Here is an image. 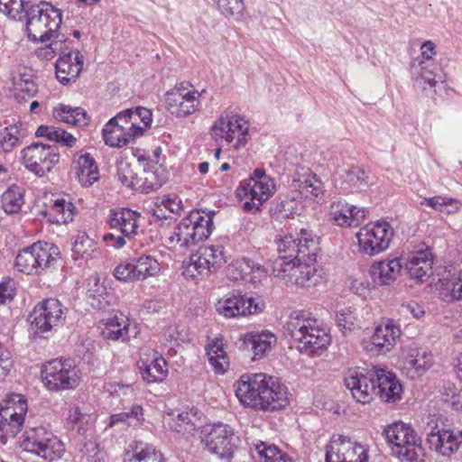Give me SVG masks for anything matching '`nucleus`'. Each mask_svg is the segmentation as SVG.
Here are the masks:
<instances>
[{
    "instance_id": "nucleus-1",
    "label": "nucleus",
    "mask_w": 462,
    "mask_h": 462,
    "mask_svg": "<svg viewBox=\"0 0 462 462\" xmlns=\"http://www.w3.org/2000/svg\"><path fill=\"white\" fill-rule=\"evenodd\" d=\"M236 395L245 407L262 411H278L289 402L287 387L279 378L263 373L241 375Z\"/></svg>"
},
{
    "instance_id": "nucleus-2",
    "label": "nucleus",
    "mask_w": 462,
    "mask_h": 462,
    "mask_svg": "<svg viewBox=\"0 0 462 462\" xmlns=\"http://www.w3.org/2000/svg\"><path fill=\"white\" fill-rule=\"evenodd\" d=\"M286 334L294 340L296 348L310 356L319 355L329 346L331 337L328 330L316 319L301 312H292L285 326Z\"/></svg>"
},
{
    "instance_id": "nucleus-3",
    "label": "nucleus",
    "mask_w": 462,
    "mask_h": 462,
    "mask_svg": "<svg viewBox=\"0 0 462 462\" xmlns=\"http://www.w3.org/2000/svg\"><path fill=\"white\" fill-rule=\"evenodd\" d=\"M26 31L28 39L33 42H45L58 39L59 28L62 23V13L49 2L42 1L30 5L25 9Z\"/></svg>"
},
{
    "instance_id": "nucleus-4",
    "label": "nucleus",
    "mask_w": 462,
    "mask_h": 462,
    "mask_svg": "<svg viewBox=\"0 0 462 462\" xmlns=\"http://www.w3.org/2000/svg\"><path fill=\"white\" fill-rule=\"evenodd\" d=\"M392 453L401 462H422L424 451L415 430L402 421L388 425L383 432Z\"/></svg>"
},
{
    "instance_id": "nucleus-5",
    "label": "nucleus",
    "mask_w": 462,
    "mask_h": 462,
    "mask_svg": "<svg viewBox=\"0 0 462 462\" xmlns=\"http://www.w3.org/2000/svg\"><path fill=\"white\" fill-rule=\"evenodd\" d=\"M214 212L205 213L192 210L174 228L170 242H176L180 247H190L206 240L213 230Z\"/></svg>"
},
{
    "instance_id": "nucleus-6",
    "label": "nucleus",
    "mask_w": 462,
    "mask_h": 462,
    "mask_svg": "<svg viewBox=\"0 0 462 462\" xmlns=\"http://www.w3.org/2000/svg\"><path fill=\"white\" fill-rule=\"evenodd\" d=\"M275 190L274 180L266 174L264 169L257 168L247 180L240 182L236 194L240 200L245 198L250 199L243 204L245 211L255 213Z\"/></svg>"
},
{
    "instance_id": "nucleus-7",
    "label": "nucleus",
    "mask_w": 462,
    "mask_h": 462,
    "mask_svg": "<svg viewBox=\"0 0 462 462\" xmlns=\"http://www.w3.org/2000/svg\"><path fill=\"white\" fill-rule=\"evenodd\" d=\"M21 447L45 460L59 459L65 452L62 441L45 426L31 427L23 434Z\"/></svg>"
},
{
    "instance_id": "nucleus-8",
    "label": "nucleus",
    "mask_w": 462,
    "mask_h": 462,
    "mask_svg": "<svg viewBox=\"0 0 462 462\" xmlns=\"http://www.w3.org/2000/svg\"><path fill=\"white\" fill-rule=\"evenodd\" d=\"M279 260L283 261H316L319 251L318 239H314L306 229L300 230V237L295 238L292 235H285L276 240Z\"/></svg>"
},
{
    "instance_id": "nucleus-9",
    "label": "nucleus",
    "mask_w": 462,
    "mask_h": 462,
    "mask_svg": "<svg viewBox=\"0 0 462 462\" xmlns=\"http://www.w3.org/2000/svg\"><path fill=\"white\" fill-rule=\"evenodd\" d=\"M140 214L129 208H114L109 211L107 224L116 233L104 235L103 239L115 248H122L126 239H132L138 233Z\"/></svg>"
},
{
    "instance_id": "nucleus-10",
    "label": "nucleus",
    "mask_w": 462,
    "mask_h": 462,
    "mask_svg": "<svg viewBox=\"0 0 462 462\" xmlns=\"http://www.w3.org/2000/svg\"><path fill=\"white\" fill-rule=\"evenodd\" d=\"M249 127L250 124L244 116L225 112L212 125L210 134L216 142L224 140L231 143L236 141L233 147L239 150L248 142Z\"/></svg>"
},
{
    "instance_id": "nucleus-11",
    "label": "nucleus",
    "mask_w": 462,
    "mask_h": 462,
    "mask_svg": "<svg viewBox=\"0 0 462 462\" xmlns=\"http://www.w3.org/2000/svg\"><path fill=\"white\" fill-rule=\"evenodd\" d=\"M394 236V230L384 220L369 223L356 234L358 249L363 254L374 256L386 251Z\"/></svg>"
},
{
    "instance_id": "nucleus-12",
    "label": "nucleus",
    "mask_w": 462,
    "mask_h": 462,
    "mask_svg": "<svg viewBox=\"0 0 462 462\" xmlns=\"http://www.w3.org/2000/svg\"><path fill=\"white\" fill-rule=\"evenodd\" d=\"M58 248L49 243L37 242L19 251L15 267L25 274H36L56 262Z\"/></svg>"
},
{
    "instance_id": "nucleus-13",
    "label": "nucleus",
    "mask_w": 462,
    "mask_h": 462,
    "mask_svg": "<svg viewBox=\"0 0 462 462\" xmlns=\"http://www.w3.org/2000/svg\"><path fill=\"white\" fill-rule=\"evenodd\" d=\"M201 95L189 82H181L166 93V108L176 118L185 119L199 109Z\"/></svg>"
},
{
    "instance_id": "nucleus-14",
    "label": "nucleus",
    "mask_w": 462,
    "mask_h": 462,
    "mask_svg": "<svg viewBox=\"0 0 462 462\" xmlns=\"http://www.w3.org/2000/svg\"><path fill=\"white\" fill-rule=\"evenodd\" d=\"M42 382L51 391L74 389L79 384V376L72 359H53L42 369Z\"/></svg>"
},
{
    "instance_id": "nucleus-15",
    "label": "nucleus",
    "mask_w": 462,
    "mask_h": 462,
    "mask_svg": "<svg viewBox=\"0 0 462 462\" xmlns=\"http://www.w3.org/2000/svg\"><path fill=\"white\" fill-rule=\"evenodd\" d=\"M60 153L55 145L33 143L21 151V162L31 172L42 177L59 162Z\"/></svg>"
},
{
    "instance_id": "nucleus-16",
    "label": "nucleus",
    "mask_w": 462,
    "mask_h": 462,
    "mask_svg": "<svg viewBox=\"0 0 462 462\" xmlns=\"http://www.w3.org/2000/svg\"><path fill=\"white\" fill-rule=\"evenodd\" d=\"M200 438L207 450L220 458L231 457L236 447L233 429L222 422L205 426Z\"/></svg>"
},
{
    "instance_id": "nucleus-17",
    "label": "nucleus",
    "mask_w": 462,
    "mask_h": 462,
    "mask_svg": "<svg viewBox=\"0 0 462 462\" xmlns=\"http://www.w3.org/2000/svg\"><path fill=\"white\" fill-rule=\"evenodd\" d=\"M27 403L21 394H13L0 407V441L6 444L8 438H14L22 430Z\"/></svg>"
},
{
    "instance_id": "nucleus-18",
    "label": "nucleus",
    "mask_w": 462,
    "mask_h": 462,
    "mask_svg": "<svg viewBox=\"0 0 462 462\" xmlns=\"http://www.w3.org/2000/svg\"><path fill=\"white\" fill-rule=\"evenodd\" d=\"M65 310L57 299L50 298L39 302L30 314V320L37 333H46L62 325Z\"/></svg>"
},
{
    "instance_id": "nucleus-19",
    "label": "nucleus",
    "mask_w": 462,
    "mask_h": 462,
    "mask_svg": "<svg viewBox=\"0 0 462 462\" xmlns=\"http://www.w3.org/2000/svg\"><path fill=\"white\" fill-rule=\"evenodd\" d=\"M316 261H283L276 263L274 272L278 276L288 280L300 287L316 286L321 282L322 277L312 265Z\"/></svg>"
},
{
    "instance_id": "nucleus-20",
    "label": "nucleus",
    "mask_w": 462,
    "mask_h": 462,
    "mask_svg": "<svg viewBox=\"0 0 462 462\" xmlns=\"http://www.w3.org/2000/svg\"><path fill=\"white\" fill-rule=\"evenodd\" d=\"M401 329L393 319L379 324L370 340L364 342V349L372 356L385 355L396 345Z\"/></svg>"
},
{
    "instance_id": "nucleus-21",
    "label": "nucleus",
    "mask_w": 462,
    "mask_h": 462,
    "mask_svg": "<svg viewBox=\"0 0 462 462\" xmlns=\"http://www.w3.org/2000/svg\"><path fill=\"white\" fill-rule=\"evenodd\" d=\"M411 74L415 86L428 96L436 94L437 87L445 82V75L437 61L411 62Z\"/></svg>"
},
{
    "instance_id": "nucleus-22",
    "label": "nucleus",
    "mask_w": 462,
    "mask_h": 462,
    "mask_svg": "<svg viewBox=\"0 0 462 462\" xmlns=\"http://www.w3.org/2000/svg\"><path fill=\"white\" fill-rule=\"evenodd\" d=\"M160 271L157 260L143 254L129 263H121L114 271L115 277L119 281H143L148 277L154 276Z\"/></svg>"
},
{
    "instance_id": "nucleus-23",
    "label": "nucleus",
    "mask_w": 462,
    "mask_h": 462,
    "mask_svg": "<svg viewBox=\"0 0 462 462\" xmlns=\"http://www.w3.org/2000/svg\"><path fill=\"white\" fill-rule=\"evenodd\" d=\"M375 381L374 369L366 373L350 370L344 379L345 385L350 391L352 397L362 404L370 403L373 401L376 392Z\"/></svg>"
},
{
    "instance_id": "nucleus-24",
    "label": "nucleus",
    "mask_w": 462,
    "mask_h": 462,
    "mask_svg": "<svg viewBox=\"0 0 462 462\" xmlns=\"http://www.w3.org/2000/svg\"><path fill=\"white\" fill-rule=\"evenodd\" d=\"M264 307L263 300L259 297L254 298L233 294L218 301L217 310L226 318H235L260 313L263 310Z\"/></svg>"
},
{
    "instance_id": "nucleus-25",
    "label": "nucleus",
    "mask_w": 462,
    "mask_h": 462,
    "mask_svg": "<svg viewBox=\"0 0 462 462\" xmlns=\"http://www.w3.org/2000/svg\"><path fill=\"white\" fill-rule=\"evenodd\" d=\"M225 263L224 247L210 245L199 247L197 253L190 256L189 267H193L199 275L208 276Z\"/></svg>"
},
{
    "instance_id": "nucleus-26",
    "label": "nucleus",
    "mask_w": 462,
    "mask_h": 462,
    "mask_svg": "<svg viewBox=\"0 0 462 462\" xmlns=\"http://www.w3.org/2000/svg\"><path fill=\"white\" fill-rule=\"evenodd\" d=\"M427 442L432 450L444 457H449L458 450L461 440L450 430H446L434 422L432 419L428 423Z\"/></svg>"
},
{
    "instance_id": "nucleus-27",
    "label": "nucleus",
    "mask_w": 462,
    "mask_h": 462,
    "mask_svg": "<svg viewBox=\"0 0 462 462\" xmlns=\"http://www.w3.org/2000/svg\"><path fill=\"white\" fill-rule=\"evenodd\" d=\"M432 365V356L417 346H410L403 350L400 360L402 373L411 380L422 375Z\"/></svg>"
},
{
    "instance_id": "nucleus-28",
    "label": "nucleus",
    "mask_w": 462,
    "mask_h": 462,
    "mask_svg": "<svg viewBox=\"0 0 462 462\" xmlns=\"http://www.w3.org/2000/svg\"><path fill=\"white\" fill-rule=\"evenodd\" d=\"M374 375L376 377L374 395L386 403L393 404L401 401L403 388L393 373L383 368H374Z\"/></svg>"
},
{
    "instance_id": "nucleus-29",
    "label": "nucleus",
    "mask_w": 462,
    "mask_h": 462,
    "mask_svg": "<svg viewBox=\"0 0 462 462\" xmlns=\"http://www.w3.org/2000/svg\"><path fill=\"white\" fill-rule=\"evenodd\" d=\"M84 65V57L79 51L63 52L55 63L57 79L63 85L75 81Z\"/></svg>"
},
{
    "instance_id": "nucleus-30",
    "label": "nucleus",
    "mask_w": 462,
    "mask_h": 462,
    "mask_svg": "<svg viewBox=\"0 0 462 462\" xmlns=\"http://www.w3.org/2000/svg\"><path fill=\"white\" fill-rule=\"evenodd\" d=\"M432 263V253L429 247H426L412 253L407 260L405 268L411 279L424 282L431 273Z\"/></svg>"
},
{
    "instance_id": "nucleus-31",
    "label": "nucleus",
    "mask_w": 462,
    "mask_h": 462,
    "mask_svg": "<svg viewBox=\"0 0 462 462\" xmlns=\"http://www.w3.org/2000/svg\"><path fill=\"white\" fill-rule=\"evenodd\" d=\"M277 342L276 336L268 331L249 332L243 337V345L254 354L253 360L266 356Z\"/></svg>"
},
{
    "instance_id": "nucleus-32",
    "label": "nucleus",
    "mask_w": 462,
    "mask_h": 462,
    "mask_svg": "<svg viewBox=\"0 0 462 462\" xmlns=\"http://www.w3.org/2000/svg\"><path fill=\"white\" fill-rule=\"evenodd\" d=\"M71 167L83 187H90L99 180L97 162L89 153H77Z\"/></svg>"
},
{
    "instance_id": "nucleus-33",
    "label": "nucleus",
    "mask_w": 462,
    "mask_h": 462,
    "mask_svg": "<svg viewBox=\"0 0 462 462\" xmlns=\"http://www.w3.org/2000/svg\"><path fill=\"white\" fill-rule=\"evenodd\" d=\"M365 208H356L347 203L337 202L331 207V217L340 226H357L366 217Z\"/></svg>"
},
{
    "instance_id": "nucleus-34",
    "label": "nucleus",
    "mask_w": 462,
    "mask_h": 462,
    "mask_svg": "<svg viewBox=\"0 0 462 462\" xmlns=\"http://www.w3.org/2000/svg\"><path fill=\"white\" fill-rule=\"evenodd\" d=\"M124 462H165L160 451L151 444L134 440L124 453Z\"/></svg>"
},
{
    "instance_id": "nucleus-35",
    "label": "nucleus",
    "mask_w": 462,
    "mask_h": 462,
    "mask_svg": "<svg viewBox=\"0 0 462 462\" xmlns=\"http://www.w3.org/2000/svg\"><path fill=\"white\" fill-rule=\"evenodd\" d=\"M76 207L70 201L58 199L42 212L47 222L51 224H67L73 220Z\"/></svg>"
},
{
    "instance_id": "nucleus-36",
    "label": "nucleus",
    "mask_w": 462,
    "mask_h": 462,
    "mask_svg": "<svg viewBox=\"0 0 462 462\" xmlns=\"http://www.w3.org/2000/svg\"><path fill=\"white\" fill-rule=\"evenodd\" d=\"M125 129V126L118 125L116 119L111 118L102 130L106 144L111 147L121 148L136 138L134 132H127Z\"/></svg>"
},
{
    "instance_id": "nucleus-37",
    "label": "nucleus",
    "mask_w": 462,
    "mask_h": 462,
    "mask_svg": "<svg viewBox=\"0 0 462 462\" xmlns=\"http://www.w3.org/2000/svg\"><path fill=\"white\" fill-rule=\"evenodd\" d=\"M402 268L399 258L387 259L372 265V274L376 282L388 285L393 282Z\"/></svg>"
},
{
    "instance_id": "nucleus-38",
    "label": "nucleus",
    "mask_w": 462,
    "mask_h": 462,
    "mask_svg": "<svg viewBox=\"0 0 462 462\" xmlns=\"http://www.w3.org/2000/svg\"><path fill=\"white\" fill-rule=\"evenodd\" d=\"M206 352L208 363L213 367L216 374H224L228 365V356L224 349V343L221 337H215L211 339L207 346Z\"/></svg>"
},
{
    "instance_id": "nucleus-39",
    "label": "nucleus",
    "mask_w": 462,
    "mask_h": 462,
    "mask_svg": "<svg viewBox=\"0 0 462 462\" xmlns=\"http://www.w3.org/2000/svg\"><path fill=\"white\" fill-rule=\"evenodd\" d=\"M291 189L294 191H298L300 199L318 198L323 190L322 182L317 178L316 174L312 172L294 179L291 184Z\"/></svg>"
},
{
    "instance_id": "nucleus-40",
    "label": "nucleus",
    "mask_w": 462,
    "mask_h": 462,
    "mask_svg": "<svg viewBox=\"0 0 462 462\" xmlns=\"http://www.w3.org/2000/svg\"><path fill=\"white\" fill-rule=\"evenodd\" d=\"M54 118L60 122L75 126H85L88 124L86 111L81 107L60 105L53 109Z\"/></svg>"
},
{
    "instance_id": "nucleus-41",
    "label": "nucleus",
    "mask_w": 462,
    "mask_h": 462,
    "mask_svg": "<svg viewBox=\"0 0 462 462\" xmlns=\"http://www.w3.org/2000/svg\"><path fill=\"white\" fill-rule=\"evenodd\" d=\"M144 422L143 409L139 404H134L129 411H123L110 416L108 426L115 427L123 424L125 427H140Z\"/></svg>"
},
{
    "instance_id": "nucleus-42",
    "label": "nucleus",
    "mask_w": 462,
    "mask_h": 462,
    "mask_svg": "<svg viewBox=\"0 0 462 462\" xmlns=\"http://www.w3.org/2000/svg\"><path fill=\"white\" fill-rule=\"evenodd\" d=\"M128 327L129 323L127 319L115 316L107 319L102 330V336L107 340L125 341L129 338Z\"/></svg>"
},
{
    "instance_id": "nucleus-43",
    "label": "nucleus",
    "mask_w": 462,
    "mask_h": 462,
    "mask_svg": "<svg viewBox=\"0 0 462 462\" xmlns=\"http://www.w3.org/2000/svg\"><path fill=\"white\" fill-rule=\"evenodd\" d=\"M440 296L446 302L462 300V271L454 273L443 280Z\"/></svg>"
},
{
    "instance_id": "nucleus-44",
    "label": "nucleus",
    "mask_w": 462,
    "mask_h": 462,
    "mask_svg": "<svg viewBox=\"0 0 462 462\" xmlns=\"http://www.w3.org/2000/svg\"><path fill=\"white\" fill-rule=\"evenodd\" d=\"M24 190L17 185L10 186L2 195V208L8 215L20 212L24 204Z\"/></svg>"
},
{
    "instance_id": "nucleus-45",
    "label": "nucleus",
    "mask_w": 462,
    "mask_h": 462,
    "mask_svg": "<svg viewBox=\"0 0 462 462\" xmlns=\"http://www.w3.org/2000/svg\"><path fill=\"white\" fill-rule=\"evenodd\" d=\"M299 198V196L297 198L293 197L291 199L288 197L276 198L270 209L273 217L282 220L290 217H293L294 215H299V210L300 209V204L298 202Z\"/></svg>"
},
{
    "instance_id": "nucleus-46",
    "label": "nucleus",
    "mask_w": 462,
    "mask_h": 462,
    "mask_svg": "<svg viewBox=\"0 0 462 462\" xmlns=\"http://www.w3.org/2000/svg\"><path fill=\"white\" fill-rule=\"evenodd\" d=\"M197 413L190 411H182L178 413L176 417L171 418V421L168 422L169 427L173 431L183 435L192 434L198 428Z\"/></svg>"
},
{
    "instance_id": "nucleus-47",
    "label": "nucleus",
    "mask_w": 462,
    "mask_h": 462,
    "mask_svg": "<svg viewBox=\"0 0 462 462\" xmlns=\"http://www.w3.org/2000/svg\"><path fill=\"white\" fill-rule=\"evenodd\" d=\"M35 135L37 137H45L49 141L59 143L67 147H73L77 142V138L65 130L52 125H40Z\"/></svg>"
},
{
    "instance_id": "nucleus-48",
    "label": "nucleus",
    "mask_w": 462,
    "mask_h": 462,
    "mask_svg": "<svg viewBox=\"0 0 462 462\" xmlns=\"http://www.w3.org/2000/svg\"><path fill=\"white\" fill-rule=\"evenodd\" d=\"M14 88L15 98L19 102L33 97L38 92V87L32 76L26 73H21L14 78Z\"/></svg>"
},
{
    "instance_id": "nucleus-49",
    "label": "nucleus",
    "mask_w": 462,
    "mask_h": 462,
    "mask_svg": "<svg viewBox=\"0 0 462 462\" xmlns=\"http://www.w3.org/2000/svg\"><path fill=\"white\" fill-rule=\"evenodd\" d=\"M87 296L89 300H92L90 305L94 308L101 309L109 303V294L106 288L97 277L88 280Z\"/></svg>"
},
{
    "instance_id": "nucleus-50",
    "label": "nucleus",
    "mask_w": 462,
    "mask_h": 462,
    "mask_svg": "<svg viewBox=\"0 0 462 462\" xmlns=\"http://www.w3.org/2000/svg\"><path fill=\"white\" fill-rule=\"evenodd\" d=\"M353 441L344 436L333 437L326 447V462H343V448H352Z\"/></svg>"
},
{
    "instance_id": "nucleus-51",
    "label": "nucleus",
    "mask_w": 462,
    "mask_h": 462,
    "mask_svg": "<svg viewBox=\"0 0 462 462\" xmlns=\"http://www.w3.org/2000/svg\"><path fill=\"white\" fill-rule=\"evenodd\" d=\"M22 124H14L0 130V150L5 152H11L23 138Z\"/></svg>"
},
{
    "instance_id": "nucleus-52",
    "label": "nucleus",
    "mask_w": 462,
    "mask_h": 462,
    "mask_svg": "<svg viewBox=\"0 0 462 462\" xmlns=\"http://www.w3.org/2000/svg\"><path fill=\"white\" fill-rule=\"evenodd\" d=\"M168 374L167 363L162 357H155L149 364H146L142 376L147 383L162 382Z\"/></svg>"
},
{
    "instance_id": "nucleus-53",
    "label": "nucleus",
    "mask_w": 462,
    "mask_h": 462,
    "mask_svg": "<svg viewBox=\"0 0 462 462\" xmlns=\"http://www.w3.org/2000/svg\"><path fill=\"white\" fill-rule=\"evenodd\" d=\"M72 258L74 260L88 259L96 251V244L85 233L79 234L72 245Z\"/></svg>"
},
{
    "instance_id": "nucleus-54",
    "label": "nucleus",
    "mask_w": 462,
    "mask_h": 462,
    "mask_svg": "<svg viewBox=\"0 0 462 462\" xmlns=\"http://www.w3.org/2000/svg\"><path fill=\"white\" fill-rule=\"evenodd\" d=\"M420 205H426L435 210L451 214L457 212L460 208V203L449 197L435 196L432 198H423Z\"/></svg>"
},
{
    "instance_id": "nucleus-55",
    "label": "nucleus",
    "mask_w": 462,
    "mask_h": 462,
    "mask_svg": "<svg viewBox=\"0 0 462 462\" xmlns=\"http://www.w3.org/2000/svg\"><path fill=\"white\" fill-rule=\"evenodd\" d=\"M260 462H291L288 456L274 445L260 442L255 446Z\"/></svg>"
},
{
    "instance_id": "nucleus-56",
    "label": "nucleus",
    "mask_w": 462,
    "mask_h": 462,
    "mask_svg": "<svg viewBox=\"0 0 462 462\" xmlns=\"http://www.w3.org/2000/svg\"><path fill=\"white\" fill-rule=\"evenodd\" d=\"M336 320L340 330L346 334L347 331L354 330L358 324L356 309L353 307H345L340 309L336 315Z\"/></svg>"
},
{
    "instance_id": "nucleus-57",
    "label": "nucleus",
    "mask_w": 462,
    "mask_h": 462,
    "mask_svg": "<svg viewBox=\"0 0 462 462\" xmlns=\"http://www.w3.org/2000/svg\"><path fill=\"white\" fill-rule=\"evenodd\" d=\"M241 272L245 274H248L246 282H252L254 286H257L266 278V270L263 266L259 263H255L249 258H243L241 264L238 265Z\"/></svg>"
},
{
    "instance_id": "nucleus-58",
    "label": "nucleus",
    "mask_w": 462,
    "mask_h": 462,
    "mask_svg": "<svg viewBox=\"0 0 462 462\" xmlns=\"http://www.w3.org/2000/svg\"><path fill=\"white\" fill-rule=\"evenodd\" d=\"M29 6L26 0H0V12L14 20L21 19Z\"/></svg>"
},
{
    "instance_id": "nucleus-59",
    "label": "nucleus",
    "mask_w": 462,
    "mask_h": 462,
    "mask_svg": "<svg viewBox=\"0 0 462 462\" xmlns=\"http://www.w3.org/2000/svg\"><path fill=\"white\" fill-rule=\"evenodd\" d=\"M220 12L226 17H235L236 20H241L245 4L243 0H214Z\"/></svg>"
},
{
    "instance_id": "nucleus-60",
    "label": "nucleus",
    "mask_w": 462,
    "mask_h": 462,
    "mask_svg": "<svg viewBox=\"0 0 462 462\" xmlns=\"http://www.w3.org/2000/svg\"><path fill=\"white\" fill-rule=\"evenodd\" d=\"M133 118V109H125L112 117V119H116L118 125L125 126L127 132H134V135L139 137L143 135V128L140 125H135V122Z\"/></svg>"
},
{
    "instance_id": "nucleus-61",
    "label": "nucleus",
    "mask_w": 462,
    "mask_h": 462,
    "mask_svg": "<svg viewBox=\"0 0 462 462\" xmlns=\"http://www.w3.org/2000/svg\"><path fill=\"white\" fill-rule=\"evenodd\" d=\"M342 451H345L343 462H367V449L356 442H353L352 448H343Z\"/></svg>"
},
{
    "instance_id": "nucleus-62",
    "label": "nucleus",
    "mask_w": 462,
    "mask_h": 462,
    "mask_svg": "<svg viewBox=\"0 0 462 462\" xmlns=\"http://www.w3.org/2000/svg\"><path fill=\"white\" fill-rule=\"evenodd\" d=\"M345 180L355 187H365L369 183V176L363 169L352 167L346 171Z\"/></svg>"
},
{
    "instance_id": "nucleus-63",
    "label": "nucleus",
    "mask_w": 462,
    "mask_h": 462,
    "mask_svg": "<svg viewBox=\"0 0 462 462\" xmlns=\"http://www.w3.org/2000/svg\"><path fill=\"white\" fill-rule=\"evenodd\" d=\"M65 41L66 39L63 38V36L61 38L59 37L57 41H54L44 47L39 48L36 51L37 57L42 60H51L57 52L62 51L61 45Z\"/></svg>"
},
{
    "instance_id": "nucleus-64",
    "label": "nucleus",
    "mask_w": 462,
    "mask_h": 462,
    "mask_svg": "<svg viewBox=\"0 0 462 462\" xmlns=\"http://www.w3.org/2000/svg\"><path fill=\"white\" fill-rule=\"evenodd\" d=\"M117 176L118 180L121 181L123 185L126 187L135 188L137 184L135 181V173L134 172L129 163L122 162L118 166Z\"/></svg>"
}]
</instances>
